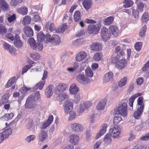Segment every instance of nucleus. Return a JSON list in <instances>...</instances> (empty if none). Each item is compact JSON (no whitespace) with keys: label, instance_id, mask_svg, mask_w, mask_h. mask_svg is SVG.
Instances as JSON below:
<instances>
[{"label":"nucleus","instance_id":"338daca9","mask_svg":"<svg viewBox=\"0 0 149 149\" xmlns=\"http://www.w3.org/2000/svg\"><path fill=\"white\" fill-rule=\"evenodd\" d=\"M69 113H70V115L69 118V120H71L75 118L76 114L75 112L71 111Z\"/></svg>","mask_w":149,"mask_h":149},{"label":"nucleus","instance_id":"4c0bfd02","mask_svg":"<svg viewBox=\"0 0 149 149\" xmlns=\"http://www.w3.org/2000/svg\"><path fill=\"white\" fill-rule=\"evenodd\" d=\"M37 38L38 41H42L45 38V36L42 32L38 33L37 35Z\"/></svg>","mask_w":149,"mask_h":149},{"label":"nucleus","instance_id":"c03bdc74","mask_svg":"<svg viewBox=\"0 0 149 149\" xmlns=\"http://www.w3.org/2000/svg\"><path fill=\"white\" fill-rule=\"evenodd\" d=\"M23 42L20 40H15L14 41V45L17 48H20L22 46Z\"/></svg>","mask_w":149,"mask_h":149},{"label":"nucleus","instance_id":"13d9d810","mask_svg":"<svg viewBox=\"0 0 149 149\" xmlns=\"http://www.w3.org/2000/svg\"><path fill=\"white\" fill-rule=\"evenodd\" d=\"M149 69V60L145 64L142 68V71L143 72L147 71Z\"/></svg>","mask_w":149,"mask_h":149},{"label":"nucleus","instance_id":"49530a36","mask_svg":"<svg viewBox=\"0 0 149 149\" xmlns=\"http://www.w3.org/2000/svg\"><path fill=\"white\" fill-rule=\"evenodd\" d=\"M137 4L138 8L139 9H143L144 7V4L140 0H137L135 2Z\"/></svg>","mask_w":149,"mask_h":149},{"label":"nucleus","instance_id":"f03ea898","mask_svg":"<svg viewBox=\"0 0 149 149\" xmlns=\"http://www.w3.org/2000/svg\"><path fill=\"white\" fill-rule=\"evenodd\" d=\"M99 29L94 24H89L87 28V32L89 34H97Z\"/></svg>","mask_w":149,"mask_h":149},{"label":"nucleus","instance_id":"39448f33","mask_svg":"<svg viewBox=\"0 0 149 149\" xmlns=\"http://www.w3.org/2000/svg\"><path fill=\"white\" fill-rule=\"evenodd\" d=\"M101 35L102 39L104 41H107L110 38V35L108 33V29L105 27L101 29Z\"/></svg>","mask_w":149,"mask_h":149},{"label":"nucleus","instance_id":"052dcab7","mask_svg":"<svg viewBox=\"0 0 149 149\" xmlns=\"http://www.w3.org/2000/svg\"><path fill=\"white\" fill-rule=\"evenodd\" d=\"M84 111V108L83 104L80 105L79 109H78L77 112L79 114L82 113Z\"/></svg>","mask_w":149,"mask_h":149},{"label":"nucleus","instance_id":"ea45409f","mask_svg":"<svg viewBox=\"0 0 149 149\" xmlns=\"http://www.w3.org/2000/svg\"><path fill=\"white\" fill-rule=\"evenodd\" d=\"M102 55V53L98 52L96 53L93 57L94 60L96 61H99L101 60Z\"/></svg>","mask_w":149,"mask_h":149},{"label":"nucleus","instance_id":"b1692460","mask_svg":"<svg viewBox=\"0 0 149 149\" xmlns=\"http://www.w3.org/2000/svg\"><path fill=\"white\" fill-rule=\"evenodd\" d=\"M28 42L32 48L33 49H36L37 45L36 43L33 38H30L28 40Z\"/></svg>","mask_w":149,"mask_h":149},{"label":"nucleus","instance_id":"9b49d317","mask_svg":"<svg viewBox=\"0 0 149 149\" xmlns=\"http://www.w3.org/2000/svg\"><path fill=\"white\" fill-rule=\"evenodd\" d=\"M49 42H52L55 45L59 44L61 42V38L57 35H54L50 39H49Z\"/></svg>","mask_w":149,"mask_h":149},{"label":"nucleus","instance_id":"f704fd0d","mask_svg":"<svg viewBox=\"0 0 149 149\" xmlns=\"http://www.w3.org/2000/svg\"><path fill=\"white\" fill-rule=\"evenodd\" d=\"M67 25L65 24H63L60 26L58 29H56V33H61L64 32L66 29Z\"/></svg>","mask_w":149,"mask_h":149},{"label":"nucleus","instance_id":"5fc2aeb1","mask_svg":"<svg viewBox=\"0 0 149 149\" xmlns=\"http://www.w3.org/2000/svg\"><path fill=\"white\" fill-rule=\"evenodd\" d=\"M119 57L117 55L116 56L113 57L111 58V63H112L115 64V66H116V64L119 61V59H120L118 58Z\"/></svg>","mask_w":149,"mask_h":149},{"label":"nucleus","instance_id":"7ed1b4c3","mask_svg":"<svg viewBox=\"0 0 149 149\" xmlns=\"http://www.w3.org/2000/svg\"><path fill=\"white\" fill-rule=\"evenodd\" d=\"M144 107V105L138 107L136 111L134 112L133 116L136 119H139L141 118V116L143 111Z\"/></svg>","mask_w":149,"mask_h":149},{"label":"nucleus","instance_id":"c85d7f7f","mask_svg":"<svg viewBox=\"0 0 149 149\" xmlns=\"http://www.w3.org/2000/svg\"><path fill=\"white\" fill-rule=\"evenodd\" d=\"M0 4H1L2 9L3 10H7L9 8V5L5 0H1L0 1Z\"/></svg>","mask_w":149,"mask_h":149},{"label":"nucleus","instance_id":"4468645a","mask_svg":"<svg viewBox=\"0 0 149 149\" xmlns=\"http://www.w3.org/2000/svg\"><path fill=\"white\" fill-rule=\"evenodd\" d=\"M45 28L47 31L49 30L51 31H56V29L54 24L50 22H48L46 23Z\"/></svg>","mask_w":149,"mask_h":149},{"label":"nucleus","instance_id":"2f4dec72","mask_svg":"<svg viewBox=\"0 0 149 149\" xmlns=\"http://www.w3.org/2000/svg\"><path fill=\"white\" fill-rule=\"evenodd\" d=\"M81 16V13L80 11L78 10L75 11L74 15V20L76 22L78 21L80 19Z\"/></svg>","mask_w":149,"mask_h":149},{"label":"nucleus","instance_id":"5701e85b","mask_svg":"<svg viewBox=\"0 0 149 149\" xmlns=\"http://www.w3.org/2000/svg\"><path fill=\"white\" fill-rule=\"evenodd\" d=\"M107 101L105 99L101 100L97 106V109L99 110H102L104 107Z\"/></svg>","mask_w":149,"mask_h":149},{"label":"nucleus","instance_id":"393cba45","mask_svg":"<svg viewBox=\"0 0 149 149\" xmlns=\"http://www.w3.org/2000/svg\"><path fill=\"white\" fill-rule=\"evenodd\" d=\"M67 87L66 84L63 83H61L57 86L56 88L59 92H63L65 90Z\"/></svg>","mask_w":149,"mask_h":149},{"label":"nucleus","instance_id":"79ce46f5","mask_svg":"<svg viewBox=\"0 0 149 149\" xmlns=\"http://www.w3.org/2000/svg\"><path fill=\"white\" fill-rule=\"evenodd\" d=\"M45 83V81H40L37 83L36 86V88H38L40 90H41L43 88Z\"/></svg>","mask_w":149,"mask_h":149},{"label":"nucleus","instance_id":"864d4df0","mask_svg":"<svg viewBox=\"0 0 149 149\" xmlns=\"http://www.w3.org/2000/svg\"><path fill=\"white\" fill-rule=\"evenodd\" d=\"M122 120V119L121 117L118 116H116L113 118V123L114 124H118Z\"/></svg>","mask_w":149,"mask_h":149},{"label":"nucleus","instance_id":"c9c22d12","mask_svg":"<svg viewBox=\"0 0 149 149\" xmlns=\"http://www.w3.org/2000/svg\"><path fill=\"white\" fill-rule=\"evenodd\" d=\"M127 80V77H124L118 82V86L120 87H122L124 86L126 84Z\"/></svg>","mask_w":149,"mask_h":149},{"label":"nucleus","instance_id":"cd10ccee","mask_svg":"<svg viewBox=\"0 0 149 149\" xmlns=\"http://www.w3.org/2000/svg\"><path fill=\"white\" fill-rule=\"evenodd\" d=\"M115 52L117 53V55L120 56H123L125 54V53L123 49H121L119 46H117L115 48Z\"/></svg>","mask_w":149,"mask_h":149},{"label":"nucleus","instance_id":"dca6fc26","mask_svg":"<svg viewBox=\"0 0 149 149\" xmlns=\"http://www.w3.org/2000/svg\"><path fill=\"white\" fill-rule=\"evenodd\" d=\"M10 97V94L7 93L4 94L0 100V106H1L7 103Z\"/></svg>","mask_w":149,"mask_h":149},{"label":"nucleus","instance_id":"bf43d9fd","mask_svg":"<svg viewBox=\"0 0 149 149\" xmlns=\"http://www.w3.org/2000/svg\"><path fill=\"white\" fill-rule=\"evenodd\" d=\"M31 88H27L25 86H23L20 90V92L24 94L27 92Z\"/></svg>","mask_w":149,"mask_h":149},{"label":"nucleus","instance_id":"37998d69","mask_svg":"<svg viewBox=\"0 0 149 149\" xmlns=\"http://www.w3.org/2000/svg\"><path fill=\"white\" fill-rule=\"evenodd\" d=\"M30 57L32 59L35 61H37L39 59L40 56L37 53H35L33 54H31Z\"/></svg>","mask_w":149,"mask_h":149},{"label":"nucleus","instance_id":"8fccbe9b","mask_svg":"<svg viewBox=\"0 0 149 149\" xmlns=\"http://www.w3.org/2000/svg\"><path fill=\"white\" fill-rule=\"evenodd\" d=\"M22 1L23 0H11L10 4L13 6H14L22 3Z\"/></svg>","mask_w":149,"mask_h":149},{"label":"nucleus","instance_id":"9d476101","mask_svg":"<svg viewBox=\"0 0 149 149\" xmlns=\"http://www.w3.org/2000/svg\"><path fill=\"white\" fill-rule=\"evenodd\" d=\"M113 76V74L111 72H109L106 73L103 77V82L106 83L112 80Z\"/></svg>","mask_w":149,"mask_h":149},{"label":"nucleus","instance_id":"58836bf2","mask_svg":"<svg viewBox=\"0 0 149 149\" xmlns=\"http://www.w3.org/2000/svg\"><path fill=\"white\" fill-rule=\"evenodd\" d=\"M146 25H144L142 29L140 31L139 35L141 37H143L145 35L146 32Z\"/></svg>","mask_w":149,"mask_h":149},{"label":"nucleus","instance_id":"a878e982","mask_svg":"<svg viewBox=\"0 0 149 149\" xmlns=\"http://www.w3.org/2000/svg\"><path fill=\"white\" fill-rule=\"evenodd\" d=\"M17 11L19 14L24 15L27 14L28 9L26 7H24L17 9Z\"/></svg>","mask_w":149,"mask_h":149},{"label":"nucleus","instance_id":"a211bd4d","mask_svg":"<svg viewBox=\"0 0 149 149\" xmlns=\"http://www.w3.org/2000/svg\"><path fill=\"white\" fill-rule=\"evenodd\" d=\"M91 48L92 50L95 51H98L101 50L102 49L101 44L95 42L93 43L91 46Z\"/></svg>","mask_w":149,"mask_h":149},{"label":"nucleus","instance_id":"de8ad7c7","mask_svg":"<svg viewBox=\"0 0 149 149\" xmlns=\"http://www.w3.org/2000/svg\"><path fill=\"white\" fill-rule=\"evenodd\" d=\"M33 66L32 65H28L25 66L22 68L21 73L22 74H24V73L26 72L29 69Z\"/></svg>","mask_w":149,"mask_h":149},{"label":"nucleus","instance_id":"f8f14e48","mask_svg":"<svg viewBox=\"0 0 149 149\" xmlns=\"http://www.w3.org/2000/svg\"><path fill=\"white\" fill-rule=\"evenodd\" d=\"M24 31L26 35L28 37H31L33 35V31L31 28L29 26H25L24 28Z\"/></svg>","mask_w":149,"mask_h":149},{"label":"nucleus","instance_id":"3c124183","mask_svg":"<svg viewBox=\"0 0 149 149\" xmlns=\"http://www.w3.org/2000/svg\"><path fill=\"white\" fill-rule=\"evenodd\" d=\"M142 44L140 42H136L134 45L135 49L137 51H139L141 49Z\"/></svg>","mask_w":149,"mask_h":149},{"label":"nucleus","instance_id":"1a4fd4ad","mask_svg":"<svg viewBox=\"0 0 149 149\" xmlns=\"http://www.w3.org/2000/svg\"><path fill=\"white\" fill-rule=\"evenodd\" d=\"M69 140L72 144L73 145H76L79 141V137L77 135H72L69 137Z\"/></svg>","mask_w":149,"mask_h":149},{"label":"nucleus","instance_id":"473e14b6","mask_svg":"<svg viewBox=\"0 0 149 149\" xmlns=\"http://www.w3.org/2000/svg\"><path fill=\"white\" fill-rule=\"evenodd\" d=\"M12 132L11 130L9 128L7 130H5L3 132L0 133L2 134L3 136L5 138H8L9 135L11 134Z\"/></svg>","mask_w":149,"mask_h":149},{"label":"nucleus","instance_id":"e2e57ef3","mask_svg":"<svg viewBox=\"0 0 149 149\" xmlns=\"http://www.w3.org/2000/svg\"><path fill=\"white\" fill-rule=\"evenodd\" d=\"M143 98L142 97H139L137 100V104L139 106L144 105L143 104Z\"/></svg>","mask_w":149,"mask_h":149},{"label":"nucleus","instance_id":"423d86ee","mask_svg":"<svg viewBox=\"0 0 149 149\" xmlns=\"http://www.w3.org/2000/svg\"><path fill=\"white\" fill-rule=\"evenodd\" d=\"M76 79L79 82L86 84L89 83L90 81L89 79L87 78L84 74H78L76 77Z\"/></svg>","mask_w":149,"mask_h":149},{"label":"nucleus","instance_id":"bb28decb","mask_svg":"<svg viewBox=\"0 0 149 149\" xmlns=\"http://www.w3.org/2000/svg\"><path fill=\"white\" fill-rule=\"evenodd\" d=\"M32 97L31 96L29 97L26 100V102L25 104V107L26 108L32 109L34 107L33 105L31 104V100H32Z\"/></svg>","mask_w":149,"mask_h":149},{"label":"nucleus","instance_id":"4be33fe9","mask_svg":"<svg viewBox=\"0 0 149 149\" xmlns=\"http://www.w3.org/2000/svg\"><path fill=\"white\" fill-rule=\"evenodd\" d=\"M69 90L70 93L72 94H76L79 91V89L77 87L75 84H72L70 86Z\"/></svg>","mask_w":149,"mask_h":149},{"label":"nucleus","instance_id":"6e6d98bb","mask_svg":"<svg viewBox=\"0 0 149 149\" xmlns=\"http://www.w3.org/2000/svg\"><path fill=\"white\" fill-rule=\"evenodd\" d=\"M31 18L28 16H26L23 19V22L25 24H29L31 21Z\"/></svg>","mask_w":149,"mask_h":149},{"label":"nucleus","instance_id":"e433bc0d","mask_svg":"<svg viewBox=\"0 0 149 149\" xmlns=\"http://www.w3.org/2000/svg\"><path fill=\"white\" fill-rule=\"evenodd\" d=\"M47 137V134L45 131H42L41 132L40 134L39 135V138L41 141L44 140Z\"/></svg>","mask_w":149,"mask_h":149},{"label":"nucleus","instance_id":"72a5a7b5","mask_svg":"<svg viewBox=\"0 0 149 149\" xmlns=\"http://www.w3.org/2000/svg\"><path fill=\"white\" fill-rule=\"evenodd\" d=\"M16 80L15 77L10 78L5 85L6 87L8 88L10 87L14 83Z\"/></svg>","mask_w":149,"mask_h":149},{"label":"nucleus","instance_id":"603ef678","mask_svg":"<svg viewBox=\"0 0 149 149\" xmlns=\"http://www.w3.org/2000/svg\"><path fill=\"white\" fill-rule=\"evenodd\" d=\"M7 29L3 25L0 24V34L3 35L5 33Z\"/></svg>","mask_w":149,"mask_h":149},{"label":"nucleus","instance_id":"6e6552de","mask_svg":"<svg viewBox=\"0 0 149 149\" xmlns=\"http://www.w3.org/2000/svg\"><path fill=\"white\" fill-rule=\"evenodd\" d=\"M87 55V53L84 51L80 52L76 57L77 61H80L84 59Z\"/></svg>","mask_w":149,"mask_h":149},{"label":"nucleus","instance_id":"f257e3e1","mask_svg":"<svg viewBox=\"0 0 149 149\" xmlns=\"http://www.w3.org/2000/svg\"><path fill=\"white\" fill-rule=\"evenodd\" d=\"M115 113L117 114L125 117L127 114V105L126 103L122 102L120 104L115 110Z\"/></svg>","mask_w":149,"mask_h":149},{"label":"nucleus","instance_id":"4d7b16f0","mask_svg":"<svg viewBox=\"0 0 149 149\" xmlns=\"http://www.w3.org/2000/svg\"><path fill=\"white\" fill-rule=\"evenodd\" d=\"M16 18V15L13 14L12 15H10L7 18V19L9 22H11L15 20Z\"/></svg>","mask_w":149,"mask_h":149},{"label":"nucleus","instance_id":"6ab92c4d","mask_svg":"<svg viewBox=\"0 0 149 149\" xmlns=\"http://www.w3.org/2000/svg\"><path fill=\"white\" fill-rule=\"evenodd\" d=\"M79 1H81L83 0H78ZM84 8L86 9H89L92 5L91 0H84L82 3Z\"/></svg>","mask_w":149,"mask_h":149},{"label":"nucleus","instance_id":"0e129e2a","mask_svg":"<svg viewBox=\"0 0 149 149\" xmlns=\"http://www.w3.org/2000/svg\"><path fill=\"white\" fill-rule=\"evenodd\" d=\"M85 22L86 23L88 24H93L96 23V21L92 19H85Z\"/></svg>","mask_w":149,"mask_h":149},{"label":"nucleus","instance_id":"69168bd1","mask_svg":"<svg viewBox=\"0 0 149 149\" xmlns=\"http://www.w3.org/2000/svg\"><path fill=\"white\" fill-rule=\"evenodd\" d=\"M39 50H41L43 48V44L42 41H38L37 46Z\"/></svg>","mask_w":149,"mask_h":149},{"label":"nucleus","instance_id":"774afa93","mask_svg":"<svg viewBox=\"0 0 149 149\" xmlns=\"http://www.w3.org/2000/svg\"><path fill=\"white\" fill-rule=\"evenodd\" d=\"M140 139L142 141H146L149 140V133L142 136L140 138Z\"/></svg>","mask_w":149,"mask_h":149},{"label":"nucleus","instance_id":"7c9ffc66","mask_svg":"<svg viewBox=\"0 0 149 149\" xmlns=\"http://www.w3.org/2000/svg\"><path fill=\"white\" fill-rule=\"evenodd\" d=\"M114 20V18L111 16H110L107 17L104 20L105 25H109L112 23Z\"/></svg>","mask_w":149,"mask_h":149},{"label":"nucleus","instance_id":"ddd939ff","mask_svg":"<svg viewBox=\"0 0 149 149\" xmlns=\"http://www.w3.org/2000/svg\"><path fill=\"white\" fill-rule=\"evenodd\" d=\"M71 127L73 131L80 132L83 130V127L81 124L74 123L71 125Z\"/></svg>","mask_w":149,"mask_h":149},{"label":"nucleus","instance_id":"f3484780","mask_svg":"<svg viewBox=\"0 0 149 149\" xmlns=\"http://www.w3.org/2000/svg\"><path fill=\"white\" fill-rule=\"evenodd\" d=\"M109 29L114 36L116 37L118 36L119 29L116 26L111 25L109 27Z\"/></svg>","mask_w":149,"mask_h":149},{"label":"nucleus","instance_id":"20e7f679","mask_svg":"<svg viewBox=\"0 0 149 149\" xmlns=\"http://www.w3.org/2000/svg\"><path fill=\"white\" fill-rule=\"evenodd\" d=\"M121 129L119 125H117L113 127L112 129L110 130L111 133H112L113 136L116 138H118L120 136V134Z\"/></svg>","mask_w":149,"mask_h":149},{"label":"nucleus","instance_id":"09e8293b","mask_svg":"<svg viewBox=\"0 0 149 149\" xmlns=\"http://www.w3.org/2000/svg\"><path fill=\"white\" fill-rule=\"evenodd\" d=\"M86 75L88 77H91L93 75V72L90 68H88L85 70Z\"/></svg>","mask_w":149,"mask_h":149},{"label":"nucleus","instance_id":"680f3d73","mask_svg":"<svg viewBox=\"0 0 149 149\" xmlns=\"http://www.w3.org/2000/svg\"><path fill=\"white\" fill-rule=\"evenodd\" d=\"M83 105L84 107L87 109L92 106V103L90 101H88L84 102Z\"/></svg>","mask_w":149,"mask_h":149},{"label":"nucleus","instance_id":"a18cd8bd","mask_svg":"<svg viewBox=\"0 0 149 149\" xmlns=\"http://www.w3.org/2000/svg\"><path fill=\"white\" fill-rule=\"evenodd\" d=\"M111 135L110 134H107L105 136L104 139V141L108 143H110L111 141Z\"/></svg>","mask_w":149,"mask_h":149},{"label":"nucleus","instance_id":"2eb2a0df","mask_svg":"<svg viewBox=\"0 0 149 149\" xmlns=\"http://www.w3.org/2000/svg\"><path fill=\"white\" fill-rule=\"evenodd\" d=\"M72 109V103L69 101H67L65 103L64 106V111L67 114H68Z\"/></svg>","mask_w":149,"mask_h":149},{"label":"nucleus","instance_id":"aec40b11","mask_svg":"<svg viewBox=\"0 0 149 149\" xmlns=\"http://www.w3.org/2000/svg\"><path fill=\"white\" fill-rule=\"evenodd\" d=\"M54 86L53 85H49L48 88H46L45 91V94L48 97H50L53 94V89Z\"/></svg>","mask_w":149,"mask_h":149},{"label":"nucleus","instance_id":"a19ab883","mask_svg":"<svg viewBox=\"0 0 149 149\" xmlns=\"http://www.w3.org/2000/svg\"><path fill=\"white\" fill-rule=\"evenodd\" d=\"M149 20V16L148 13L145 12L143 14L141 17V21L145 22Z\"/></svg>","mask_w":149,"mask_h":149},{"label":"nucleus","instance_id":"412c9836","mask_svg":"<svg viewBox=\"0 0 149 149\" xmlns=\"http://www.w3.org/2000/svg\"><path fill=\"white\" fill-rule=\"evenodd\" d=\"M107 127V124L105 123L102 125V128L101 129L99 133L96 135V139L101 136L105 133Z\"/></svg>","mask_w":149,"mask_h":149},{"label":"nucleus","instance_id":"0eeeda50","mask_svg":"<svg viewBox=\"0 0 149 149\" xmlns=\"http://www.w3.org/2000/svg\"><path fill=\"white\" fill-rule=\"evenodd\" d=\"M127 64L126 60L124 58H122L116 64V67L119 69H121L125 67Z\"/></svg>","mask_w":149,"mask_h":149},{"label":"nucleus","instance_id":"c756f323","mask_svg":"<svg viewBox=\"0 0 149 149\" xmlns=\"http://www.w3.org/2000/svg\"><path fill=\"white\" fill-rule=\"evenodd\" d=\"M132 0H125L123 1L124 3L123 7L125 8L130 7L132 6L133 4Z\"/></svg>","mask_w":149,"mask_h":149}]
</instances>
